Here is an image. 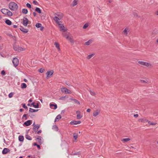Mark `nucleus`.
Here are the masks:
<instances>
[{
    "mask_svg": "<svg viewBox=\"0 0 158 158\" xmlns=\"http://www.w3.org/2000/svg\"><path fill=\"white\" fill-rule=\"evenodd\" d=\"M10 9L12 11H16L17 10L18 6L17 4L14 2H11L9 5Z\"/></svg>",
    "mask_w": 158,
    "mask_h": 158,
    "instance_id": "1",
    "label": "nucleus"
},
{
    "mask_svg": "<svg viewBox=\"0 0 158 158\" xmlns=\"http://www.w3.org/2000/svg\"><path fill=\"white\" fill-rule=\"evenodd\" d=\"M54 15L57 16H55L53 18V20L55 22H58V20H60L63 18V15L62 13H55L54 14Z\"/></svg>",
    "mask_w": 158,
    "mask_h": 158,
    "instance_id": "2",
    "label": "nucleus"
},
{
    "mask_svg": "<svg viewBox=\"0 0 158 158\" xmlns=\"http://www.w3.org/2000/svg\"><path fill=\"white\" fill-rule=\"evenodd\" d=\"M13 49L14 50L19 52L25 50V48L19 47L16 44H14L13 45Z\"/></svg>",
    "mask_w": 158,
    "mask_h": 158,
    "instance_id": "3",
    "label": "nucleus"
},
{
    "mask_svg": "<svg viewBox=\"0 0 158 158\" xmlns=\"http://www.w3.org/2000/svg\"><path fill=\"white\" fill-rule=\"evenodd\" d=\"M12 63L14 64V66L16 67L19 65V60L17 58L15 57L13 59Z\"/></svg>",
    "mask_w": 158,
    "mask_h": 158,
    "instance_id": "4",
    "label": "nucleus"
},
{
    "mask_svg": "<svg viewBox=\"0 0 158 158\" xmlns=\"http://www.w3.org/2000/svg\"><path fill=\"white\" fill-rule=\"evenodd\" d=\"M54 73V71L53 70H51L48 71L46 73V75L47 76V78L48 79L49 77H51L53 75Z\"/></svg>",
    "mask_w": 158,
    "mask_h": 158,
    "instance_id": "5",
    "label": "nucleus"
},
{
    "mask_svg": "<svg viewBox=\"0 0 158 158\" xmlns=\"http://www.w3.org/2000/svg\"><path fill=\"white\" fill-rule=\"evenodd\" d=\"M61 90L62 93H64L66 94H70L71 93L70 90L65 87L62 88L61 89Z\"/></svg>",
    "mask_w": 158,
    "mask_h": 158,
    "instance_id": "6",
    "label": "nucleus"
},
{
    "mask_svg": "<svg viewBox=\"0 0 158 158\" xmlns=\"http://www.w3.org/2000/svg\"><path fill=\"white\" fill-rule=\"evenodd\" d=\"M62 35L65 37L71 43L73 44L74 43V41L73 39V38L71 37H69V35H67L66 34H63Z\"/></svg>",
    "mask_w": 158,
    "mask_h": 158,
    "instance_id": "7",
    "label": "nucleus"
},
{
    "mask_svg": "<svg viewBox=\"0 0 158 158\" xmlns=\"http://www.w3.org/2000/svg\"><path fill=\"white\" fill-rule=\"evenodd\" d=\"M138 62L139 64L146 67H148L151 65V64H150L145 62L139 61Z\"/></svg>",
    "mask_w": 158,
    "mask_h": 158,
    "instance_id": "8",
    "label": "nucleus"
},
{
    "mask_svg": "<svg viewBox=\"0 0 158 158\" xmlns=\"http://www.w3.org/2000/svg\"><path fill=\"white\" fill-rule=\"evenodd\" d=\"M23 25L25 27L27 26L28 23L29 21L27 18L26 17H24L23 19Z\"/></svg>",
    "mask_w": 158,
    "mask_h": 158,
    "instance_id": "9",
    "label": "nucleus"
},
{
    "mask_svg": "<svg viewBox=\"0 0 158 158\" xmlns=\"http://www.w3.org/2000/svg\"><path fill=\"white\" fill-rule=\"evenodd\" d=\"M36 136L37 137L35 139V140L37 141L39 144L40 145L42 143V137L39 135H37Z\"/></svg>",
    "mask_w": 158,
    "mask_h": 158,
    "instance_id": "10",
    "label": "nucleus"
},
{
    "mask_svg": "<svg viewBox=\"0 0 158 158\" xmlns=\"http://www.w3.org/2000/svg\"><path fill=\"white\" fill-rule=\"evenodd\" d=\"M40 125L39 124H37L35 125L33 128V130L36 133L38 131V129L40 128Z\"/></svg>",
    "mask_w": 158,
    "mask_h": 158,
    "instance_id": "11",
    "label": "nucleus"
},
{
    "mask_svg": "<svg viewBox=\"0 0 158 158\" xmlns=\"http://www.w3.org/2000/svg\"><path fill=\"white\" fill-rule=\"evenodd\" d=\"M10 151V150L8 148H5L3 150L2 153L3 154H5L7 153Z\"/></svg>",
    "mask_w": 158,
    "mask_h": 158,
    "instance_id": "12",
    "label": "nucleus"
},
{
    "mask_svg": "<svg viewBox=\"0 0 158 158\" xmlns=\"http://www.w3.org/2000/svg\"><path fill=\"white\" fill-rule=\"evenodd\" d=\"M19 29L21 31L24 33H27L28 31V29H25L22 26H20Z\"/></svg>",
    "mask_w": 158,
    "mask_h": 158,
    "instance_id": "13",
    "label": "nucleus"
},
{
    "mask_svg": "<svg viewBox=\"0 0 158 158\" xmlns=\"http://www.w3.org/2000/svg\"><path fill=\"white\" fill-rule=\"evenodd\" d=\"M49 105L50 108L54 110L56 109L57 107V105L56 104L50 103Z\"/></svg>",
    "mask_w": 158,
    "mask_h": 158,
    "instance_id": "14",
    "label": "nucleus"
},
{
    "mask_svg": "<svg viewBox=\"0 0 158 158\" xmlns=\"http://www.w3.org/2000/svg\"><path fill=\"white\" fill-rule=\"evenodd\" d=\"M76 113L77 114V119H80L82 117V116L80 115L81 112L79 110L76 111Z\"/></svg>",
    "mask_w": 158,
    "mask_h": 158,
    "instance_id": "15",
    "label": "nucleus"
},
{
    "mask_svg": "<svg viewBox=\"0 0 158 158\" xmlns=\"http://www.w3.org/2000/svg\"><path fill=\"white\" fill-rule=\"evenodd\" d=\"M31 123V120H28L24 123L23 124L26 126H30Z\"/></svg>",
    "mask_w": 158,
    "mask_h": 158,
    "instance_id": "16",
    "label": "nucleus"
},
{
    "mask_svg": "<svg viewBox=\"0 0 158 158\" xmlns=\"http://www.w3.org/2000/svg\"><path fill=\"white\" fill-rule=\"evenodd\" d=\"M139 121L143 123L148 122V123H150V121H149L148 120L144 118L139 119Z\"/></svg>",
    "mask_w": 158,
    "mask_h": 158,
    "instance_id": "17",
    "label": "nucleus"
},
{
    "mask_svg": "<svg viewBox=\"0 0 158 158\" xmlns=\"http://www.w3.org/2000/svg\"><path fill=\"white\" fill-rule=\"evenodd\" d=\"M54 45L56 47L57 50L59 51L60 50V45L58 42H55L54 43Z\"/></svg>",
    "mask_w": 158,
    "mask_h": 158,
    "instance_id": "18",
    "label": "nucleus"
},
{
    "mask_svg": "<svg viewBox=\"0 0 158 158\" xmlns=\"http://www.w3.org/2000/svg\"><path fill=\"white\" fill-rule=\"evenodd\" d=\"M8 10L5 8H3L1 9V12L4 14L6 15Z\"/></svg>",
    "mask_w": 158,
    "mask_h": 158,
    "instance_id": "19",
    "label": "nucleus"
},
{
    "mask_svg": "<svg viewBox=\"0 0 158 158\" xmlns=\"http://www.w3.org/2000/svg\"><path fill=\"white\" fill-rule=\"evenodd\" d=\"M5 23L7 25L10 26L12 24V22L9 19H6L5 21Z\"/></svg>",
    "mask_w": 158,
    "mask_h": 158,
    "instance_id": "20",
    "label": "nucleus"
},
{
    "mask_svg": "<svg viewBox=\"0 0 158 158\" xmlns=\"http://www.w3.org/2000/svg\"><path fill=\"white\" fill-rule=\"evenodd\" d=\"M60 28V31L63 32H65L67 31V29L66 28H64V27L62 25V26L59 27Z\"/></svg>",
    "mask_w": 158,
    "mask_h": 158,
    "instance_id": "21",
    "label": "nucleus"
},
{
    "mask_svg": "<svg viewBox=\"0 0 158 158\" xmlns=\"http://www.w3.org/2000/svg\"><path fill=\"white\" fill-rule=\"evenodd\" d=\"M61 118V116L60 114H58L56 117L55 120V122L56 121H58Z\"/></svg>",
    "mask_w": 158,
    "mask_h": 158,
    "instance_id": "22",
    "label": "nucleus"
},
{
    "mask_svg": "<svg viewBox=\"0 0 158 158\" xmlns=\"http://www.w3.org/2000/svg\"><path fill=\"white\" fill-rule=\"evenodd\" d=\"M39 110H38V109L35 110V109H33L31 108H30L29 111L31 113H33V112H36L38 111Z\"/></svg>",
    "mask_w": 158,
    "mask_h": 158,
    "instance_id": "23",
    "label": "nucleus"
},
{
    "mask_svg": "<svg viewBox=\"0 0 158 158\" xmlns=\"http://www.w3.org/2000/svg\"><path fill=\"white\" fill-rule=\"evenodd\" d=\"M19 140L21 142H23L24 140V137L23 135H19Z\"/></svg>",
    "mask_w": 158,
    "mask_h": 158,
    "instance_id": "24",
    "label": "nucleus"
},
{
    "mask_svg": "<svg viewBox=\"0 0 158 158\" xmlns=\"http://www.w3.org/2000/svg\"><path fill=\"white\" fill-rule=\"evenodd\" d=\"M78 0H74L72 3L71 4V6H74L77 5V4Z\"/></svg>",
    "mask_w": 158,
    "mask_h": 158,
    "instance_id": "25",
    "label": "nucleus"
},
{
    "mask_svg": "<svg viewBox=\"0 0 158 158\" xmlns=\"http://www.w3.org/2000/svg\"><path fill=\"white\" fill-rule=\"evenodd\" d=\"M93 42V40L92 39L89 40L88 41L85 43V44L87 45H89Z\"/></svg>",
    "mask_w": 158,
    "mask_h": 158,
    "instance_id": "26",
    "label": "nucleus"
},
{
    "mask_svg": "<svg viewBox=\"0 0 158 158\" xmlns=\"http://www.w3.org/2000/svg\"><path fill=\"white\" fill-rule=\"evenodd\" d=\"M35 11L39 14L41 13V10L39 7H36L35 9Z\"/></svg>",
    "mask_w": 158,
    "mask_h": 158,
    "instance_id": "27",
    "label": "nucleus"
},
{
    "mask_svg": "<svg viewBox=\"0 0 158 158\" xmlns=\"http://www.w3.org/2000/svg\"><path fill=\"white\" fill-rule=\"evenodd\" d=\"M21 88L22 89H24L27 87V85L24 83H22L21 84Z\"/></svg>",
    "mask_w": 158,
    "mask_h": 158,
    "instance_id": "28",
    "label": "nucleus"
},
{
    "mask_svg": "<svg viewBox=\"0 0 158 158\" xmlns=\"http://www.w3.org/2000/svg\"><path fill=\"white\" fill-rule=\"evenodd\" d=\"M28 10L27 9L24 8L22 10V12L24 14H27L28 13Z\"/></svg>",
    "mask_w": 158,
    "mask_h": 158,
    "instance_id": "29",
    "label": "nucleus"
},
{
    "mask_svg": "<svg viewBox=\"0 0 158 158\" xmlns=\"http://www.w3.org/2000/svg\"><path fill=\"white\" fill-rule=\"evenodd\" d=\"M6 15H7L8 16H11L12 15V13L11 11L8 10Z\"/></svg>",
    "mask_w": 158,
    "mask_h": 158,
    "instance_id": "30",
    "label": "nucleus"
},
{
    "mask_svg": "<svg viewBox=\"0 0 158 158\" xmlns=\"http://www.w3.org/2000/svg\"><path fill=\"white\" fill-rule=\"evenodd\" d=\"M33 145L34 146H36L37 148L39 149H40L41 148L40 146L38 144L36 143H34Z\"/></svg>",
    "mask_w": 158,
    "mask_h": 158,
    "instance_id": "31",
    "label": "nucleus"
},
{
    "mask_svg": "<svg viewBox=\"0 0 158 158\" xmlns=\"http://www.w3.org/2000/svg\"><path fill=\"white\" fill-rule=\"evenodd\" d=\"M130 139H131L130 138H127L123 139L122 140V141H123L124 142H127L128 141L130 140Z\"/></svg>",
    "mask_w": 158,
    "mask_h": 158,
    "instance_id": "32",
    "label": "nucleus"
},
{
    "mask_svg": "<svg viewBox=\"0 0 158 158\" xmlns=\"http://www.w3.org/2000/svg\"><path fill=\"white\" fill-rule=\"evenodd\" d=\"M26 138L27 139L31 140L32 139V138L29 135H26Z\"/></svg>",
    "mask_w": 158,
    "mask_h": 158,
    "instance_id": "33",
    "label": "nucleus"
},
{
    "mask_svg": "<svg viewBox=\"0 0 158 158\" xmlns=\"http://www.w3.org/2000/svg\"><path fill=\"white\" fill-rule=\"evenodd\" d=\"M73 138L75 140H76L77 139V133H74L73 134Z\"/></svg>",
    "mask_w": 158,
    "mask_h": 158,
    "instance_id": "34",
    "label": "nucleus"
},
{
    "mask_svg": "<svg viewBox=\"0 0 158 158\" xmlns=\"http://www.w3.org/2000/svg\"><path fill=\"white\" fill-rule=\"evenodd\" d=\"M35 26L37 28H39L41 27V26H42V24L40 23H38L36 24Z\"/></svg>",
    "mask_w": 158,
    "mask_h": 158,
    "instance_id": "35",
    "label": "nucleus"
},
{
    "mask_svg": "<svg viewBox=\"0 0 158 158\" xmlns=\"http://www.w3.org/2000/svg\"><path fill=\"white\" fill-rule=\"evenodd\" d=\"M80 152H75L73 153V152L70 155H79L80 154Z\"/></svg>",
    "mask_w": 158,
    "mask_h": 158,
    "instance_id": "36",
    "label": "nucleus"
},
{
    "mask_svg": "<svg viewBox=\"0 0 158 158\" xmlns=\"http://www.w3.org/2000/svg\"><path fill=\"white\" fill-rule=\"evenodd\" d=\"M99 112L98 110H97L95 112H94L93 113V116L96 117L99 114Z\"/></svg>",
    "mask_w": 158,
    "mask_h": 158,
    "instance_id": "37",
    "label": "nucleus"
},
{
    "mask_svg": "<svg viewBox=\"0 0 158 158\" xmlns=\"http://www.w3.org/2000/svg\"><path fill=\"white\" fill-rule=\"evenodd\" d=\"M70 124L71 125H77L76 121H72L70 122Z\"/></svg>",
    "mask_w": 158,
    "mask_h": 158,
    "instance_id": "38",
    "label": "nucleus"
},
{
    "mask_svg": "<svg viewBox=\"0 0 158 158\" xmlns=\"http://www.w3.org/2000/svg\"><path fill=\"white\" fill-rule=\"evenodd\" d=\"M94 54H92L90 55H89L87 57V58L88 59H90L94 55Z\"/></svg>",
    "mask_w": 158,
    "mask_h": 158,
    "instance_id": "39",
    "label": "nucleus"
},
{
    "mask_svg": "<svg viewBox=\"0 0 158 158\" xmlns=\"http://www.w3.org/2000/svg\"><path fill=\"white\" fill-rule=\"evenodd\" d=\"M53 129H55V130L56 131H57L58 130V127L56 125H53Z\"/></svg>",
    "mask_w": 158,
    "mask_h": 158,
    "instance_id": "40",
    "label": "nucleus"
},
{
    "mask_svg": "<svg viewBox=\"0 0 158 158\" xmlns=\"http://www.w3.org/2000/svg\"><path fill=\"white\" fill-rule=\"evenodd\" d=\"M55 22L56 23H57L59 27H60V26L63 25L62 24H61L60 23L61 22L60 21V20H58V22Z\"/></svg>",
    "mask_w": 158,
    "mask_h": 158,
    "instance_id": "41",
    "label": "nucleus"
},
{
    "mask_svg": "<svg viewBox=\"0 0 158 158\" xmlns=\"http://www.w3.org/2000/svg\"><path fill=\"white\" fill-rule=\"evenodd\" d=\"M44 69L42 68L40 69L39 70V72L41 73H43L44 71Z\"/></svg>",
    "mask_w": 158,
    "mask_h": 158,
    "instance_id": "42",
    "label": "nucleus"
},
{
    "mask_svg": "<svg viewBox=\"0 0 158 158\" xmlns=\"http://www.w3.org/2000/svg\"><path fill=\"white\" fill-rule=\"evenodd\" d=\"M90 93L92 95H94L96 94L95 93L94 91H92L90 90H89Z\"/></svg>",
    "mask_w": 158,
    "mask_h": 158,
    "instance_id": "43",
    "label": "nucleus"
},
{
    "mask_svg": "<svg viewBox=\"0 0 158 158\" xmlns=\"http://www.w3.org/2000/svg\"><path fill=\"white\" fill-rule=\"evenodd\" d=\"M88 26L89 25L87 23H85L83 26V29H85L88 27Z\"/></svg>",
    "mask_w": 158,
    "mask_h": 158,
    "instance_id": "44",
    "label": "nucleus"
},
{
    "mask_svg": "<svg viewBox=\"0 0 158 158\" xmlns=\"http://www.w3.org/2000/svg\"><path fill=\"white\" fill-rule=\"evenodd\" d=\"M128 32H129V31H127L126 28L123 31V32L126 34V35L128 34Z\"/></svg>",
    "mask_w": 158,
    "mask_h": 158,
    "instance_id": "45",
    "label": "nucleus"
},
{
    "mask_svg": "<svg viewBox=\"0 0 158 158\" xmlns=\"http://www.w3.org/2000/svg\"><path fill=\"white\" fill-rule=\"evenodd\" d=\"M24 118H25V119L27 120V114H23V115L22 119H23Z\"/></svg>",
    "mask_w": 158,
    "mask_h": 158,
    "instance_id": "46",
    "label": "nucleus"
},
{
    "mask_svg": "<svg viewBox=\"0 0 158 158\" xmlns=\"http://www.w3.org/2000/svg\"><path fill=\"white\" fill-rule=\"evenodd\" d=\"M34 107L36 108H38L39 107V105L38 103H37L36 105H34Z\"/></svg>",
    "mask_w": 158,
    "mask_h": 158,
    "instance_id": "47",
    "label": "nucleus"
},
{
    "mask_svg": "<svg viewBox=\"0 0 158 158\" xmlns=\"http://www.w3.org/2000/svg\"><path fill=\"white\" fill-rule=\"evenodd\" d=\"M74 101L76 103H77L79 105L80 104V102L77 99H75Z\"/></svg>",
    "mask_w": 158,
    "mask_h": 158,
    "instance_id": "48",
    "label": "nucleus"
},
{
    "mask_svg": "<svg viewBox=\"0 0 158 158\" xmlns=\"http://www.w3.org/2000/svg\"><path fill=\"white\" fill-rule=\"evenodd\" d=\"M23 107L25 109H27V107L26 106V104L25 103L22 104Z\"/></svg>",
    "mask_w": 158,
    "mask_h": 158,
    "instance_id": "49",
    "label": "nucleus"
},
{
    "mask_svg": "<svg viewBox=\"0 0 158 158\" xmlns=\"http://www.w3.org/2000/svg\"><path fill=\"white\" fill-rule=\"evenodd\" d=\"M1 74L2 75H5L6 74V72L4 70H2L1 72Z\"/></svg>",
    "mask_w": 158,
    "mask_h": 158,
    "instance_id": "50",
    "label": "nucleus"
},
{
    "mask_svg": "<svg viewBox=\"0 0 158 158\" xmlns=\"http://www.w3.org/2000/svg\"><path fill=\"white\" fill-rule=\"evenodd\" d=\"M13 95V93H10L9 94L8 96L9 98H11L12 97Z\"/></svg>",
    "mask_w": 158,
    "mask_h": 158,
    "instance_id": "51",
    "label": "nucleus"
},
{
    "mask_svg": "<svg viewBox=\"0 0 158 158\" xmlns=\"http://www.w3.org/2000/svg\"><path fill=\"white\" fill-rule=\"evenodd\" d=\"M26 6L29 8H31V5L29 3H27V4H26Z\"/></svg>",
    "mask_w": 158,
    "mask_h": 158,
    "instance_id": "52",
    "label": "nucleus"
},
{
    "mask_svg": "<svg viewBox=\"0 0 158 158\" xmlns=\"http://www.w3.org/2000/svg\"><path fill=\"white\" fill-rule=\"evenodd\" d=\"M65 96L61 97L59 98V99L60 100H64L65 99Z\"/></svg>",
    "mask_w": 158,
    "mask_h": 158,
    "instance_id": "53",
    "label": "nucleus"
},
{
    "mask_svg": "<svg viewBox=\"0 0 158 158\" xmlns=\"http://www.w3.org/2000/svg\"><path fill=\"white\" fill-rule=\"evenodd\" d=\"M33 2L34 4L35 5H39V3L38 2L34 0Z\"/></svg>",
    "mask_w": 158,
    "mask_h": 158,
    "instance_id": "54",
    "label": "nucleus"
},
{
    "mask_svg": "<svg viewBox=\"0 0 158 158\" xmlns=\"http://www.w3.org/2000/svg\"><path fill=\"white\" fill-rule=\"evenodd\" d=\"M11 37L15 41H16V38L15 36L13 35Z\"/></svg>",
    "mask_w": 158,
    "mask_h": 158,
    "instance_id": "55",
    "label": "nucleus"
},
{
    "mask_svg": "<svg viewBox=\"0 0 158 158\" xmlns=\"http://www.w3.org/2000/svg\"><path fill=\"white\" fill-rule=\"evenodd\" d=\"M133 14L135 16L138 17V15L136 13L133 12Z\"/></svg>",
    "mask_w": 158,
    "mask_h": 158,
    "instance_id": "56",
    "label": "nucleus"
},
{
    "mask_svg": "<svg viewBox=\"0 0 158 158\" xmlns=\"http://www.w3.org/2000/svg\"><path fill=\"white\" fill-rule=\"evenodd\" d=\"M140 81L142 83H144L146 82L144 80H140Z\"/></svg>",
    "mask_w": 158,
    "mask_h": 158,
    "instance_id": "57",
    "label": "nucleus"
},
{
    "mask_svg": "<svg viewBox=\"0 0 158 158\" xmlns=\"http://www.w3.org/2000/svg\"><path fill=\"white\" fill-rule=\"evenodd\" d=\"M138 116L139 115L138 114H134V116L135 118L138 117Z\"/></svg>",
    "mask_w": 158,
    "mask_h": 158,
    "instance_id": "58",
    "label": "nucleus"
},
{
    "mask_svg": "<svg viewBox=\"0 0 158 158\" xmlns=\"http://www.w3.org/2000/svg\"><path fill=\"white\" fill-rule=\"evenodd\" d=\"M40 30H41V31H43V29L44 28V27L43 26H41V27H40Z\"/></svg>",
    "mask_w": 158,
    "mask_h": 158,
    "instance_id": "59",
    "label": "nucleus"
},
{
    "mask_svg": "<svg viewBox=\"0 0 158 158\" xmlns=\"http://www.w3.org/2000/svg\"><path fill=\"white\" fill-rule=\"evenodd\" d=\"M41 132H42V131L41 130H40L38 131H37V132H36L37 133V134H39V133H41Z\"/></svg>",
    "mask_w": 158,
    "mask_h": 158,
    "instance_id": "60",
    "label": "nucleus"
},
{
    "mask_svg": "<svg viewBox=\"0 0 158 158\" xmlns=\"http://www.w3.org/2000/svg\"><path fill=\"white\" fill-rule=\"evenodd\" d=\"M91 111V109H88L86 110V111L88 112H90Z\"/></svg>",
    "mask_w": 158,
    "mask_h": 158,
    "instance_id": "61",
    "label": "nucleus"
},
{
    "mask_svg": "<svg viewBox=\"0 0 158 158\" xmlns=\"http://www.w3.org/2000/svg\"><path fill=\"white\" fill-rule=\"evenodd\" d=\"M76 122H77V124H80V123H81V121H76Z\"/></svg>",
    "mask_w": 158,
    "mask_h": 158,
    "instance_id": "62",
    "label": "nucleus"
},
{
    "mask_svg": "<svg viewBox=\"0 0 158 158\" xmlns=\"http://www.w3.org/2000/svg\"><path fill=\"white\" fill-rule=\"evenodd\" d=\"M33 14L35 17L36 16V13L35 12H34L33 13Z\"/></svg>",
    "mask_w": 158,
    "mask_h": 158,
    "instance_id": "63",
    "label": "nucleus"
},
{
    "mask_svg": "<svg viewBox=\"0 0 158 158\" xmlns=\"http://www.w3.org/2000/svg\"><path fill=\"white\" fill-rule=\"evenodd\" d=\"M35 102H32L31 104V106H33L34 107V105H35Z\"/></svg>",
    "mask_w": 158,
    "mask_h": 158,
    "instance_id": "64",
    "label": "nucleus"
}]
</instances>
